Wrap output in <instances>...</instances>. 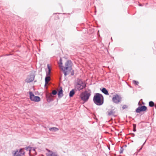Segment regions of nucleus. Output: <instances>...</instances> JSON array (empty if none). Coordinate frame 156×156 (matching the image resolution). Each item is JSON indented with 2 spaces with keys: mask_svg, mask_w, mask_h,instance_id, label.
Returning <instances> with one entry per match:
<instances>
[{
  "mask_svg": "<svg viewBox=\"0 0 156 156\" xmlns=\"http://www.w3.org/2000/svg\"><path fill=\"white\" fill-rule=\"evenodd\" d=\"M72 63L70 60L67 61L65 64V67L62 68V70L65 76H66L72 69Z\"/></svg>",
  "mask_w": 156,
  "mask_h": 156,
  "instance_id": "obj_1",
  "label": "nucleus"
},
{
  "mask_svg": "<svg viewBox=\"0 0 156 156\" xmlns=\"http://www.w3.org/2000/svg\"><path fill=\"white\" fill-rule=\"evenodd\" d=\"M94 103L98 105H102L104 102V98L102 95L97 93L94 95L93 99Z\"/></svg>",
  "mask_w": 156,
  "mask_h": 156,
  "instance_id": "obj_2",
  "label": "nucleus"
},
{
  "mask_svg": "<svg viewBox=\"0 0 156 156\" xmlns=\"http://www.w3.org/2000/svg\"><path fill=\"white\" fill-rule=\"evenodd\" d=\"M75 89L76 90H80L86 87V84L82 80L77 78L74 83Z\"/></svg>",
  "mask_w": 156,
  "mask_h": 156,
  "instance_id": "obj_3",
  "label": "nucleus"
},
{
  "mask_svg": "<svg viewBox=\"0 0 156 156\" xmlns=\"http://www.w3.org/2000/svg\"><path fill=\"white\" fill-rule=\"evenodd\" d=\"M90 95V92L85 91L80 94V97L83 101L86 102L88 101Z\"/></svg>",
  "mask_w": 156,
  "mask_h": 156,
  "instance_id": "obj_4",
  "label": "nucleus"
},
{
  "mask_svg": "<svg viewBox=\"0 0 156 156\" xmlns=\"http://www.w3.org/2000/svg\"><path fill=\"white\" fill-rule=\"evenodd\" d=\"M121 99V96L117 94L114 95L112 99V101L116 104H118L120 102Z\"/></svg>",
  "mask_w": 156,
  "mask_h": 156,
  "instance_id": "obj_5",
  "label": "nucleus"
},
{
  "mask_svg": "<svg viewBox=\"0 0 156 156\" xmlns=\"http://www.w3.org/2000/svg\"><path fill=\"white\" fill-rule=\"evenodd\" d=\"M30 99L35 102H38L40 101V98L39 96H35L31 92H29Z\"/></svg>",
  "mask_w": 156,
  "mask_h": 156,
  "instance_id": "obj_6",
  "label": "nucleus"
},
{
  "mask_svg": "<svg viewBox=\"0 0 156 156\" xmlns=\"http://www.w3.org/2000/svg\"><path fill=\"white\" fill-rule=\"evenodd\" d=\"M34 77L35 75L34 73H30V75L27 76L26 81L27 83L31 82L34 80Z\"/></svg>",
  "mask_w": 156,
  "mask_h": 156,
  "instance_id": "obj_7",
  "label": "nucleus"
},
{
  "mask_svg": "<svg viewBox=\"0 0 156 156\" xmlns=\"http://www.w3.org/2000/svg\"><path fill=\"white\" fill-rule=\"evenodd\" d=\"M147 108L146 106L144 105L139 106L136 110V112L137 113H140L141 112H144L146 111Z\"/></svg>",
  "mask_w": 156,
  "mask_h": 156,
  "instance_id": "obj_8",
  "label": "nucleus"
},
{
  "mask_svg": "<svg viewBox=\"0 0 156 156\" xmlns=\"http://www.w3.org/2000/svg\"><path fill=\"white\" fill-rule=\"evenodd\" d=\"M47 101L50 102L53 100L52 98V96L51 94H48L46 95Z\"/></svg>",
  "mask_w": 156,
  "mask_h": 156,
  "instance_id": "obj_9",
  "label": "nucleus"
},
{
  "mask_svg": "<svg viewBox=\"0 0 156 156\" xmlns=\"http://www.w3.org/2000/svg\"><path fill=\"white\" fill-rule=\"evenodd\" d=\"M58 97L59 98H61L63 96V90L62 87H61L59 88V90L58 93Z\"/></svg>",
  "mask_w": 156,
  "mask_h": 156,
  "instance_id": "obj_10",
  "label": "nucleus"
},
{
  "mask_svg": "<svg viewBox=\"0 0 156 156\" xmlns=\"http://www.w3.org/2000/svg\"><path fill=\"white\" fill-rule=\"evenodd\" d=\"M50 77L49 76H46L45 78V84L44 86H46L48 83V82L50 80Z\"/></svg>",
  "mask_w": 156,
  "mask_h": 156,
  "instance_id": "obj_11",
  "label": "nucleus"
},
{
  "mask_svg": "<svg viewBox=\"0 0 156 156\" xmlns=\"http://www.w3.org/2000/svg\"><path fill=\"white\" fill-rule=\"evenodd\" d=\"M101 90V91L105 94L106 95H109L108 92V90L106 89V88H103Z\"/></svg>",
  "mask_w": 156,
  "mask_h": 156,
  "instance_id": "obj_12",
  "label": "nucleus"
},
{
  "mask_svg": "<svg viewBox=\"0 0 156 156\" xmlns=\"http://www.w3.org/2000/svg\"><path fill=\"white\" fill-rule=\"evenodd\" d=\"M13 156H21L20 154L19 151H15L14 153L13 152Z\"/></svg>",
  "mask_w": 156,
  "mask_h": 156,
  "instance_id": "obj_13",
  "label": "nucleus"
},
{
  "mask_svg": "<svg viewBox=\"0 0 156 156\" xmlns=\"http://www.w3.org/2000/svg\"><path fill=\"white\" fill-rule=\"evenodd\" d=\"M49 129L50 131L53 132H55L59 130L56 127H51L49 128Z\"/></svg>",
  "mask_w": 156,
  "mask_h": 156,
  "instance_id": "obj_14",
  "label": "nucleus"
},
{
  "mask_svg": "<svg viewBox=\"0 0 156 156\" xmlns=\"http://www.w3.org/2000/svg\"><path fill=\"white\" fill-rule=\"evenodd\" d=\"M75 94V91L74 89L70 91L69 94V96L70 97H72Z\"/></svg>",
  "mask_w": 156,
  "mask_h": 156,
  "instance_id": "obj_15",
  "label": "nucleus"
},
{
  "mask_svg": "<svg viewBox=\"0 0 156 156\" xmlns=\"http://www.w3.org/2000/svg\"><path fill=\"white\" fill-rule=\"evenodd\" d=\"M47 156H58V155L55 152L51 151V153Z\"/></svg>",
  "mask_w": 156,
  "mask_h": 156,
  "instance_id": "obj_16",
  "label": "nucleus"
},
{
  "mask_svg": "<svg viewBox=\"0 0 156 156\" xmlns=\"http://www.w3.org/2000/svg\"><path fill=\"white\" fill-rule=\"evenodd\" d=\"M21 156L24 154L25 152L23 149H20L19 151Z\"/></svg>",
  "mask_w": 156,
  "mask_h": 156,
  "instance_id": "obj_17",
  "label": "nucleus"
},
{
  "mask_svg": "<svg viewBox=\"0 0 156 156\" xmlns=\"http://www.w3.org/2000/svg\"><path fill=\"white\" fill-rule=\"evenodd\" d=\"M114 112L112 110H109L108 112V115H111L113 114Z\"/></svg>",
  "mask_w": 156,
  "mask_h": 156,
  "instance_id": "obj_18",
  "label": "nucleus"
},
{
  "mask_svg": "<svg viewBox=\"0 0 156 156\" xmlns=\"http://www.w3.org/2000/svg\"><path fill=\"white\" fill-rule=\"evenodd\" d=\"M48 73H47L46 76H49V75L50 74L51 69L49 65H48Z\"/></svg>",
  "mask_w": 156,
  "mask_h": 156,
  "instance_id": "obj_19",
  "label": "nucleus"
},
{
  "mask_svg": "<svg viewBox=\"0 0 156 156\" xmlns=\"http://www.w3.org/2000/svg\"><path fill=\"white\" fill-rule=\"evenodd\" d=\"M149 105L150 107H153L154 105V104L153 101H150L149 102Z\"/></svg>",
  "mask_w": 156,
  "mask_h": 156,
  "instance_id": "obj_20",
  "label": "nucleus"
},
{
  "mask_svg": "<svg viewBox=\"0 0 156 156\" xmlns=\"http://www.w3.org/2000/svg\"><path fill=\"white\" fill-rule=\"evenodd\" d=\"M59 66L61 67L62 69V68L64 66H62V63L61 59H60Z\"/></svg>",
  "mask_w": 156,
  "mask_h": 156,
  "instance_id": "obj_21",
  "label": "nucleus"
},
{
  "mask_svg": "<svg viewBox=\"0 0 156 156\" xmlns=\"http://www.w3.org/2000/svg\"><path fill=\"white\" fill-rule=\"evenodd\" d=\"M57 94V91L56 90H54L52 91V93L51 94L53 95H55Z\"/></svg>",
  "mask_w": 156,
  "mask_h": 156,
  "instance_id": "obj_22",
  "label": "nucleus"
},
{
  "mask_svg": "<svg viewBox=\"0 0 156 156\" xmlns=\"http://www.w3.org/2000/svg\"><path fill=\"white\" fill-rule=\"evenodd\" d=\"M133 131L134 132H136V125L135 124H133Z\"/></svg>",
  "mask_w": 156,
  "mask_h": 156,
  "instance_id": "obj_23",
  "label": "nucleus"
},
{
  "mask_svg": "<svg viewBox=\"0 0 156 156\" xmlns=\"http://www.w3.org/2000/svg\"><path fill=\"white\" fill-rule=\"evenodd\" d=\"M133 83L134 84L137 85H138L139 84L138 82L135 80H133Z\"/></svg>",
  "mask_w": 156,
  "mask_h": 156,
  "instance_id": "obj_24",
  "label": "nucleus"
},
{
  "mask_svg": "<svg viewBox=\"0 0 156 156\" xmlns=\"http://www.w3.org/2000/svg\"><path fill=\"white\" fill-rule=\"evenodd\" d=\"M123 148L122 147H121V148H120V152H119L120 154L122 153H123Z\"/></svg>",
  "mask_w": 156,
  "mask_h": 156,
  "instance_id": "obj_25",
  "label": "nucleus"
},
{
  "mask_svg": "<svg viewBox=\"0 0 156 156\" xmlns=\"http://www.w3.org/2000/svg\"><path fill=\"white\" fill-rule=\"evenodd\" d=\"M26 150L27 151H29L30 152V151L31 150V148L29 147H27L26 148Z\"/></svg>",
  "mask_w": 156,
  "mask_h": 156,
  "instance_id": "obj_26",
  "label": "nucleus"
},
{
  "mask_svg": "<svg viewBox=\"0 0 156 156\" xmlns=\"http://www.w3.org/2000/svg\"><path fill=\"white\" fill-rule=\"evenodd\" d=\"M127 106L126 105H124L123 106L122 108L123 109H125V108H127Z\"/></svg>",
  "mask_w": 156,
  "mask_h": 156,
  "instance_id": "obj_27",
  "label": "nucleus"
},
{
  "mask_svg": "<svg viewBox=\"0 0 156 156\" xmlns=\"http://www.w3.org/2000/svg\"><path fill=\"white\" fill-rule=\"evenodd\" d=\"M145 142H146V141L144 142V143L142 145L141 147L139 149V151H138L139 152L142 149L143 147V145H144V144H145Z\"/></svg>",
  "mask_w": 156,
  "mask_h": 156,
  "instance_id": "obj_28",
  "label": "nucleus"
},
{
  "mask_svg": "<svg viewBox=\"0 0 156 156\" xmlns=\"http://www.w3.org/2000/svg\"><path fill=\"white\" fill-rule=\"evenodd\" d=\"M74 70H73L72 71V72H71V75L73 76L74 75Z\"/></svg>",
  "mask_w": 156,
  "mask_h": 156,
  "instance_id": "obj_29",
  "label": "nucleus"
},
{
  "mask_svg": "<svg viewBox=\"0 0 156 156\" xmlns=\"http://www.w3.org/2000/svg\"><path fill=\"white\" fill-rule=\"evenodd\" d=\"M131 134L132 135V137H134L135 136L134 133H132Z\"/></svg>",
  "mask_w": 156,
  "mask_h": 156,
  "instance_id": "obj_30",
  "label": "nucleus"
},
{
  "mask_svg": "<svg viewBox=\"0 0 156 156\" xmlns=\"http://www.w3.org/2000/svg\"><path fill=\"white\" fill-rule=\"evenodd\" d=\"M31 150H34V151H35V150L34 149V148H33L31 147Z\"/></svg>",
  "mask_w": 156,
  "mask_h": 156,
  "instance_id": "obj_31",
  "label": "nucleus"
},
{
  "mask_svg": "<svg viewBox=\"0 0 156 156\" xmlns=\"http://www.w3.org/2000/svg\"><path fill=\"white\" fill-rule=\"evenodd\" d=\"M139 6H142V5H141V4H140V5H139Z\"/></svg>",
  "mask_w": 156,
  "mask_h": 156,
  "instance_id": "obj_32",
  "label": "nucleus"
},
{
  "mask_svg": "<svg viewBox=\"0 0 156 156\" xmlns=\"http://www.w3.org/2000/svg\"><path fill=\"white\" fill-rule=\"evenodd\" d=\"M155 108H156V105H155Z\"/></svg>",
  "mask_w": 156,
  "mask_h": 156,
  "instance_id": "obj_33",
  "label": "nucleus"
}]
</instances>
